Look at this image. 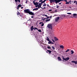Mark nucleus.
I'll list each match as a JSON object with an SVG mask.
<instances>
[{
  "label": "nucleus",
  "mask_w": 77,
  "mask_h": 77,
  "mask_svg": "<svg viewBox=\"0 0 77 77\" xmlns=\"http://www.w3.org/2000/svg\"><path fill=\"white\" fill-rule=\"evenodd\" d=\"M52 11V10H49V11Z\"/></svg>",
  "instance_id": "53"
},
{
  "label": "nucleus",
  "mask_w": 77,
  "mask_h": 77,
  "mask_svg": "<svg viewBox=\"0 0 77 77\" xmlns=\"http://www.w3.org/2000/svg\"><path fill=\"white\" fill-rule=\"evenodd\" d=\"M31 31H32L33 29H34V28H33V26H32L31 28Z\"/></svg>",
  "instance_id": "10"
},
{
  "label": "nucleus",
  "mask_w": 77,
  "mask_h": 77,
  "mask_svg": "<svg viewBox=\"0 0 77 77\" xmlns=\"http://www.w3.org/2000/svg\"><path fill=\"white\" fill-rule=\"evenodd\" d=\"M50 21V19H47L46 20V22H48V21Z\"/></svg>",
  "instance_id": "19"
},
{
  "label": "nucleus",
  "mask_w": 77,
  "mask_h": 77,
  "mask_svg": "<svg viewBox=\"0 0 77 77\" xmlns=\"http://www.w3.org/2000/svg\"><path fill=\"white\" fill-rule=\"evenodd\" d=\"M36 29V30H38V29L36 27H34V30H35Z\"/></svg>",
  "instance_id": "21"
},
{
  "label": "nucleus",
  "mask_w": 77,
  "mask_h": 77,
  "mask_svg": "<svg viewBox=\"0 0 77 77\" xmlns=\"http://www.w3.org/2000/svg\"><path fill=\"white\" fill-rule=\"evenodd\" d=\"M20 15V12H17V15Z\"/></svg>",
  "instance_id": "26"
},
{
  "label": "nucleus",
  "mask_w": 77,
  "mask_h": 77,
  "mask_svg": "<svg viewBox=\"0 0 77 77\" xmlns=\"http://www.w3.org/2000/svg\"><path fill=\"white\" fill-rule=\"evenodd\" d=\"M49 18H50V17H48V16L47 17L46 19H49Z\"/></svg>",
  "instance_id": "40"
},
{
  "label": "nucleus",
  "mask_w": 77,
  "mask_h": 77,
  "mask_svg": "<svg viewBox=\"0 0 77 77\" xmlns=\"http://www.w3.org/2000/svg\"><path fill=\"white\" fill-rule=\"evenodd\" d=\"M46 1H47V0H44V1H43L42 2H43V3H45V2Z\"/></svg>",
  "instance_id": "28"
},
{
  "label": "nucleus",
  "mask_w": 77,
  "mask_h": 77,
  "mask_svg": "<svg viewBox=\"0 0 77 77\" xmlns=\"http://www.w3.org/2000/svg\"><path fill=\"white\" fill-rule=\"evenodd\" d=\"M42 3H43L42 2H41L40 3H39L38 5V8H41V9H44V8H42L41 7V6L42 5Z\"/></svg>",
  "instance_id": "3"
},
{
  "label": "nucleus",
  "mask_w": 77,
  "mask_h": 77,
  "mask_svg": "<svg viewBox=\"0 0 77 77\" xmlns=\"http://www.w3.org/2000/svg\"><path fill=\"white\" fill-rule=\"evenodd\" d=\"M34 17H33V16H32V17H31V18H34Z\"/></svg>",
  "instance_id": "52"
},
{
  "label": "nucleus",
  "mask_w": 77,
  "mask_h": 77,
  "mask_svg": "<svg viewBox=\"0 0 77 77\" xmlns=\"http://www.w3.org/2000/svg\"><path fill=\"white\" fill-rule=\"evenodd\" d=\"M44 18H43V17H42V20H43V21H44V20H44Z\"/></svg>",
  "instance_id": "43"
},
{
  "label": "nucleus",
  "mask_w": 77,
  "mask_h": 77,
  "mask_svg": "<svg viewBox=\"0 0 77 77\" xmlns=\"http://www.w3.org/2000/svg\"><path fill=\"white\" fill-rule=\"evenodd\" d=\"M68 16H67L65 15V16H64V18H65V17H66Z\"/></svg>",
  "instance_id": "44"
},
{
  "label": "nucleus",
  "mask_w": 77,
  "mask_h": 77,
  "mask_svg": "<svg viewBox=\"0 0 77 77\" xmlns=\"http://www.w3.org/2000/svg\"><path fill=\"white\" fill-rule=\"evenodd\" d=\"M52 48H53L54 50L55 49V48H54V46H52Z\"/></svg>",
  "instance_id": "30"
},
{
  "label": "nucleus",
  "mask_w": 77,
  "mask_h": 77,
  "mask_svg": "<svg viewBox=\"0 0 77 77\" xmlns=\"http://www.w3.org/2000/svg\"><path fill=\"white\" fill-rule=\"evenodd\" d=\"M47 19V18H44L43 20H45Z\"/></svg>",
  "instance_id": "45"
},
{
  "label": "nucleus",
  "mask_w": 77,
  "mask_h": 77,
  "mask_svg": "<svg viewBox=\"0 0 77 77\" xmlns=\"http://www.w3.org/2000/svg\"><path fill=\"white\" fill-rule=\"evenodd\" d=\"M44 45L43 44H42V45H40V47H43V45Z\"/></svg>",
  "instance_id": "29"
},
{
  "label": "nucleus",
  "mask_w": 77,
  "mask_h": 77,
  "mask_svg": "<svg viewBox=\"0 0 77 77\" xmlns=\"http://www.w3.org/2000/svg\"><path fill=\"white\" fill-rule=\"evenodd\" d=\"M75 64H77V61H75Z\"/></svg>",
  "instance_id": "39"
},
{
  "label": "nucleus",
  "mask_w": 77,
  "mask_h": 77,
  "mask_svg": "<svg viewBox=\"0 0 77 77\" xmlns=\"http://www.w3.org/2000/svg\"><path fill=\"white\" fill-rule=\"evenodd\" d=\"M22 6V5H21V4H19V5H18V6L17 7V8H21Z\"/></svg>",
  "instance_id": "14"
},
{
  "label": "nucleus",
  "mask_w": 77,
  "mask_h": 77,
  "mask_svg": "<svg viewBox=\"0 0 77 77\" xmlns=\"http://www.w3.org/2000/svg\"><path fill=\"white\" fill-rule=\"evenodd\" d=\"M62 1H63V0H57L56 3H59V2Z\"/></svg>",
  "instance_id": "7"
},
{
  "label": "nucleus",
  "mask_w": 77,
  "mask_h": 77,
  "mask_svg": "<svg viewBox=\"0 0 77 77\" xmlns=\"http://www.w3.org/2000/svg\"><path fill=\"white\" fill-rule=\"evenodd\" d=\"M52 2H53V3L56 2V3L57 0H52Z\"/></svg>",
  "instance_id": "20"
},
{
  "label": "nucleus",
  "mask_w": 77,
  "mask_h": 77,
  "mask_svg": "<svg viewBox=\"0 0 77 77\" xmlns=\"http://www.w3.org/2000/svg\"><path fill=\"white\" fill-rule=\"evenodd\" d=\"M37 10H38V8H35L34 9H33L32 10V11H37Z\"/></svg>",
  "instance_id": "12"
},
{
  "label": "nucleus",
  "mask_w": 77,
  "mask_h": 77,
  "mask_svg": "<svg viewBox=\"0 0 77 77\" xmlns=\"http://www.w3.org/2000/svg\"><path fill=\"white\" fill-rule=\"evenodd\" d=\"M42 24V22H40L39 23V24Z\"/></svg>",
  "instance_id": "47"
},
{
  "label": "nucleus",
  "mask_w": 77,
  "mask_h": 77,
  "mask_svg": "<svg viewBox=\"0 0 77 77\" xmlns=\"http://www.w3.org/2000/svg\"><path fill=\"white\" fill-rule=\"evenodd\" d=\"M30 11V9H26L24 10V12L25 13H26V14H29V15H33H33H35V14H34V13Z\"/></svg>",
  "instance_id": "1"
},
{
  "label": "nucleus",
  "mask_w": 77,
  "mask_h": 77,
  "mask_svg": "<svg viewBox=\"0 0 77 77\" xmlns=\"http://www.w3.org/2000/svg\"><path fill=\"white\" fill-rule=\"evenodd\" d=\"M58 60H60V61H61V60H62V59H61L60 57L59 56L58 57Z\"/></svg>",
  "instance_id": "11"
},
{
  "label": "nucleus",
  "mask_w": 77,
  "mask_h": 77,
  "mask_svg": "<svg viewBox=\"0 0 77 77\" xmlns=\"http://www.w3.org/2000/svg\"><path fill=\"white\" fill-rule=\"evenodd\" d=\"M62 16H63V17H65V15H64V14H63V15H62Z\"/></svg>",
  "instance_id": "42"
},
{
  "label": "nucleus",
  "mask_w": 77,
  "mask_h": 77,
  "mask_svg": "<svg viewBox=\"0 0 77 77\" xmlns=\"http://www.w3.org/2000/svg\"><path fill=\"white\" fill-rule=\"evenodd\" d=\"M39 44H40V45H42L43 44L42 43V42H41V43H39Z\"/></svg>",
  "instance_id": "41"
},
{
  "label": "nucleus",
  "mask_w": 77,
  "mask_h": 77,
  "mask_svg": "<svg viewBox=\"0 0 77 77\" xmlns=\"http://www.w3.org/2000/svg\"><path fill=\"white\" fill-rule=\"evenodd\" d=\"M52 18V16H51L50 17V18Z\"/></svg>",
  "instance_id": "48"
},
{
  "label": "nucleus",
  "mask_w": 77,
  "mask_h": 77,
  "mask_svg": "<svg viewBox=\"0 0 77 77\" xmlns=\"http://www.w3.org/2000/svg\"><path fill=\"white\" fill-rule=\"evenodd\" d=\"M47 6V4L45 3H44V5H43V6Z\"/></svg>",
  "instance_id": "25"
},
{
  "label": "nucleus",
  "mask_w": 77,
  "mask_h": 77,
  "mask_svg": "<svg viewBox=\"0 0 77 77\" xmlns=\"http://www.w3.org/2000/svg\"><path fill=\"white\" fill-rule=\"evenodd\" d=\"M36 8H37V7H38V5H36L35 6Z\"/></svg>",
  "instance_id": "49"
},
{
  "label": "nucleus",
  "mask_w": 77,
  "mask_h": 77,
  "mask_svg": "<svg viewBox=\"0 0 77 77\" xmlns=\"http://www.w3.org/2000/svg\"><path fill=\"white\" fill-rule=\"evenodd\" d=\"M50 3H52V2H53V1L52 0H50Z\"/></svg>",
  "instance_id": "32"
},
{
  "label": "nucleus",
  "mask_w": 77,
  "mask_h": 77,
  "mask_svg": "<svg viewBox=\"0 0 77 77\" xmlns=\"http://www.w3.org/2000/svg\"><path fill=\"white\" fill-rule=\"evenodd\" d=\"M59 5H60L61 4V3H59Z\"/></svg>",
  "instance_id": "61"
},
{
  "label": "nucleus",
  "mask_w": 77,
  "mask_h": 77,
  "mask_svg": "<svg viewBox=\"0 0 77 77\" xmlns=\"http://www.w3.org/2000/svg\"><path fill=\"white\" fill-rule=\"evenodd\" d=\"M60 18V17H57L55 19V21H58V20H59V19Z\"/></svg>",
  "instance_id": "6"
},
{
  "label": "nucleus",
  "mask_w": 77,
  "mask_h": 77,
  "mask_svg": "<svg viewBox=\"0 0 77 77\" xmlns=\"http://www.w3.org/2000/svg\"><path fill=\"white\" fill-rule=\"evenodd\" d=\"M51 44H54V43L52 42V41H51Z\"/></svg>",
  "instance_id": "37"
},
{
  "label": "nucleus",
  "mask_w": 77,
  "mask_h": 77,
  "mask_svg": "<svg viewBox=\"0 0 77 77\" xmlns=\"http://www.w3.org/2000/svg\"><path fill=\"white\" fill-rule=\"evenodd\" d=\"M45 17H46L48 16H47V15H45Z\"/></svg>",
  "instance_id": "50"
},
{
  "label": "nucleus",
  "mask_w": 77,
  "mask_h": 77,
  "mask_svg": "<svg viewBox=\"0 0 77 77\" xmlns=\"http://www.w3.org/2000/svg\"><path fill=\"white\" fill-rule=\"evenodd\" d=\"M20 17H21V15H20Z\"/></svg>",
  "instance_id": "62"
},
{
  "label": "nucleus",
  "mask_w": 77,
  "mask_h": 77,
  "mask_svg": "<svg viewBox=\"0 0 77 77\" xmlns=\"http://www.w3.org/2000/svg\"><path fill=\"white\" fill-rule=\"evenodd\" d=\"M27 2H28L27 1H26V3H27Z\"/></svg>",
  "instance_id": "54"
},
{
  "label": "nucleus",
  "mask_w": 77,
  "mask_h": 77,
  "mask_svg": "<svg viewBox=\"0 0 77 77\" xmlns=\"http://www.w3.org/2000/svg\"><path fill=\"white\" fill-rule=\"evenodd\" d=\"M47 27L49 29H51V30H52V29L53 28V27L52 26V24H51V23L48 24L47 25Z\"/></svg>",
  "instance_id": "2"
},
{
  "label": "nucleus",
  "mask_w": 77,
  "mask_h": 77,
  "mask_svg": "<svg viewBox=\"0 0 77 77\" xmlns=\"http://www.w3.org/2000/svg\"><path fill=\"white\" fill-rule=\"evenodd\" d=\"M67 14H69V15L71 14V13H67Z\"/></svg>",
  "instance_id": "38"
},
{
  "label": "nucleus",
  "mask_w": 77,
  "mask_h": 77,
  "mask_svg": "<svg viewBox=\"0 0 77 77\" xmlns=\"http://www.w3.org/2000/svg\"><path fill=\"white\" fill-rule=\"evenodd\" d=\"M54 39L55 41H58V38H57L56 37H54Z\"/></svg>",
  "instance_id": "8"
},
{
  "label": "nucleus",
  "mask_w": 77,
  "mask_h": 77,
  "mask_svg": "<svg viewBox=\"0 0 77 77\" xmlns=\"http://www.w3.org/2000/svg\"><path fill=\"white\" fill-rule=\"evenodd\" d=\"M47 48H48V49H50V48H51L49 46H47Z\"/></svg>",
  "instance_id": "31"
},
{
  "label": "nucleus",
  "mask_w": 77,
  "mask_h": 77,
  "mask_svg": "<svg viewBox=\"0 0 77 77\" xmlns=\"http://www.w3.org/2000/svg\"><path fill=\"white\" fill-rule=\"evenodd\" d=\"M47 41H50V39H49V38H48V37H47Z\"/></svg>",
  "instance_id": "23"
},
{
  "label": "nucleus",
  "mask_w": 77,
  "mask_h": 77,
  "mask_svg": "<svg viewBox=\"0 0 77 77\" xmlns=\"http://www.w3.org/2000/svg\"><path fill=\"white\" fill-rule=\"evenodd\" d=\"M63 60H65V61H68L69 59V57H66V58H64L63 56Z\"/></svg>",
  "instance_id": "4"
},
{
  "label": "nucleus",
  "mask_w": 77,
  "mask_h": 77,
  "mask_svg": "<svg viewBox=\"0 0 77 77\" xmlns=\"http://www.w3.org/2000/svg\"><path fill=\"white\" fill-rule=\"evenodd\" d=\"M44 9V8H45V7H44V8H43Z\"/></svg>",
  "instance_id": "64"
},
{
  "label": "nucleus",
  "mask_w": 77,
  "mask_h": 77,
  "mask_svg": "<svg viewBox=\"0 0 77 77\" xmlns=\"http://www.w3.org/2000/svg\"><path fill=\"white\" fill-rule=\"evenodd\" d=\"M43 1H41V0H40L39 1V2H42Z\"/></svg>",
  "instance_id": "46"
},
{
  "label": "nucleus",
  "mask_w": 77,
  "mask_h": 77,
  "mask_svg": "<svg viewBox=\"0 0 77 77\" xmlns=\"http://www.w3.org/2000/svg\"><path fill=\"white\" fill-rule=\"evenodd\" d=\"M56 8H59V7H58V6H57L56 7Z\"/></svg>",
  "instance_id": "51"
},
{
  "label": "nucleus",
  "mask_w": 77,
  "mask_h": 77,
  "mask_svg": "<svg viewBox=\"0 0 77 77\" xmlns=\"http://www.w3.org/2000/svg\"><path fill=\"white\" fill-rule=\"evenodd\" d=\"M38 30L39 32H41V29H38Z\"/></svg>",
  "instance_id": "27"
},
{
  "label": "nucleus",
  "mask_w": 77,
  "mask_h": 77,
  "mask_svg": "<svg viewBox=\"0 0 77 77\" xmlns=\"http://www.w3.org/2000/svg\"><path fill=\"white\" fill-rule=\"evenodd\" d=\"M73 17H76V15H77V14H73Z\"/></svg>",
  "instance_id": "18"
},
{
  "label": "nucleus",
  "mask_w": 77,
  "mask_h": 77,
  "mask_svg": "<svg viewBox=\"0 0 77 77\" xmlns=\"http://www.w3.org/2000/svg\"><path fill=\"white\" fill-rule=\"evenodd\" d=\"M51 41L49 40V42H48V44H51Z\"/></svg>",
  "instance_id": "22"
},
{
  "label": "nucleus",
  "mask_w": 77,
  "mask_h": 77,
  "mask_svg": "<svg viewBox=\"0 0 77 77\" xmlns=\"http://www.w3.org/2000/svg\"><path fill=\"white\" fill-rule=\"evenodd\" d=\"M52 40L53 42H55V41H54V39H52Z\"/></svg>",
  "instance_id": "36"
},
{
  "label": "nucleus",
  "mask_w": 77,
  "mask_h": 77,
  "mask_svg": "<svg viewBox=\"0 0 77 77\" xmlns=\"http://www.w3.org/2000/svg\"><path fill=\"white\" fill-rule=\"evenodd\" d=\"M47 6H49V5L48 4L47 5Z\"/></svg>",
  "instance_id": "60"
},
{
  "label": "nucleus",
  "mask_w": 77,
  "mask_h": 77,
  "mask_svg": "<svg viewBox=\"0 0 77 77\" xmlns=\"http://www.w3.org/2000/svg\"><path fill=\"white\" fill-rule=\"evenodd\" d=\"M60 47L61 48H64V47H63L62 45H60Z\"/></svg>",
  "instance_id": "15"
},
{
  "label": "nucleus",
  "mask_w": 77,
  "mask_h": 77,
  "mask_svg": "<svg viewBox=\"0 0 77 77\" xmlns=\"http://www.w3.org/2000/svg\"><path fill=\"white\" fill-rule=\"evenodd\" d=\"M33 5H35V6H38V4H39L38 2H35V1H33Z\"/></svg>",
  "instance_id": "5"
},
{
  "label": "nucleus",
  "mask_w": 77,
  "mask_h": 77,
  "mask_svg": "<svg viewBox=\"0 0 77 77\" xmlns=\"http://www.w3.org/2000/svg\"><path fill=\"white\" fill-rule=\"evenodd\" d=\"M66 5H69V2H68L67 1H66Z\"/></svg>",
  "instance_id": "16"
},
{
  "label": "nucleus",
  "mask_w": 77,
  "mask_h": 77,
  "mask_svg": "<svg viewBox=\"0 0 77 77\" xmlns=\"http://www.w3.org/2000/svg\"><path fill=\"white\" fill-rule=\"evenodd\" d=\"M68 51H69V49H67V50L66 51V52H68Z\"/></svg>",
  "instance_id": "34"
},
{
  "label": "nucleus",
  "mask_w": 77,
  "mask_h": 77,
  "mask_svg": "<svg viewBox=\"0 0 77 77\" xmlns=\"http://www.w3.org/2000/svg\"><path fill=\"white\" fill-rule=\"evenodd\" d=\"M35 38L38 40V36L37 35H35Z\"/></svg>",
  "instance_id": "17"
},
{
  "label": "nucleus",
  "mask_w": 77,
  "mask_h": 77,
  "mask_svg": "<svg viewBox=\"0 0 77 77\" xmlns=\"http://www.w3.org/2000/svg\"><path fill=\"white\" fill-rule=\"evenodd\" d=\"M47 51H48V52H49V54H51V51L50 50H47Z\"/></svg>",
  "instance_id": "13"
},
{
  "label": "nucleus",
  "mask_w": 77,
  "mask_h": 77,
  "mask_svg": "<svg viewBox=\"0 0 77 77\" xmlns=\"http://www.w3.org/2000/svg\"><path fill=\"white\" fill-rule=\"evenodd\" d=\"M76 2V1H74V3H75V2Z\"/></svg>",
  "instance_id": "55"
},
{
  "label": "nucleus",
  "mask_w": 77,
  "mask_h": 77,
  "mask_svg": "<svg viewBox=\"0 0 77 77\" xmlns=\"http://www.w3.org/2000/svg\"><path fill=\"white\" fill-rule=\"evenodd\" d=\"M23 7H21V9H23Z\"/></svg>",
  "instance_id": "57"
},
{
  "label": "nucleus",
  "mask_w": 77,
  "mask_h": 77,
  "mask_svg": "<svg viewBox=\"0 0 77 77\" xmlns=\"http://www.w3.org/2000/svg\"><path fill=\"white\" fill-rule=\"evenodd\" d=\"M62 61H63V62H64V60H63Z\"/></svg>",
  "instance_id": "63"
},
{
  "label": "nucleus",
  "mask_w": 77,
  "mask_h": 77,
  "mask_svg": "<svg viewBox=\"0 0 77 77\" xmlns=\"http://www.w3.org/2000/svg\"><path fill=\"white\" fill-rule=\"evenodd\" d=\"M71 52H72L71 53V54H74V51H73V50H71Z\"/></svg>",
  "instance_id": "24"
},
{
  "label": "nucleus",
  "mask_w": 77,
  "mask_h": 77,
  "mask_svg": "<svg viewBox=\"0 0 77 77\" xmlns=\"http://www.w3.org/2000/svg\"><path fill=\"white\" fill-rule=\"evenodd\" d=\"M15 2H16L17 4V3H18V2L19 3H20V0H15Z\"/></svg>",
  "instance_id": "9"
},
{
  "label": "nucleus",
  "mask_w": 77,
  "mask_h": 77,
  "mask_svg": "<svg viewBox=\"0 0 77 77\" xmlns=\"http://www.w3.org/2000/svg\"><path fill=\"white\" fill-rule=\"evenodd\" d=\"M17 9L18 10H19V8H18H18H17Z\"/></svg>",
  "instance_id": "56"
},
{
  "label": "nucleus",
  "mask_w": 77,
  "mask_h": 77,
  "mask_svg": "<svg viewBox=\"0 0 77 77\" xmlns=\"http://www.w3.org/2000/svg\"><path fill=\"white\" fill-rule=\"evenodd\" d=\"M72 17H72V16H71V18H72Z\"/></svg>",
  "instance_id": "59"
},
{
  "label": "nucleus",
  "mask_w": 77,
  "mask_h": 77,
  "mask_svg": "<svg viewBox=\"0 0 77 77\" xmlns=\"http://www.w3.org/2000/svg\"><path fill=\"white\" fill-rule=\"evenodd\" d=\"M44 23H43L41 25V26L42 27V26H44Z\"/></svg>",
  "instance_id": "33"
},
{
  "label": "nucleus",
  "mask_w": 77,
  "mask_h": 77,
  "mask_svg": "<svg viewBox=\"0 0 77 77\" xmlns=\"http://www.w3.org/2000/svg\"><path fill=\"white\" fill-rule=\"evenodd\" d=\"M76 5H77V2H76Z\"/></svg>",
  "instance_id": "58"
},
{
  "label": "nucleus",
  "mask_w": 77,
  "mask_h": 77,
  "mask_svg": "<svg viewBox=\"0 0 77 77\" xmlns=\"http://www.w3.org/2000/svg\"><path fill=\"white\" fill-rule=\"evenodd\" d=\"M75 61H72V63H75Z\"/></svg>",
  "instance_id": "35"
}]
</instances>
